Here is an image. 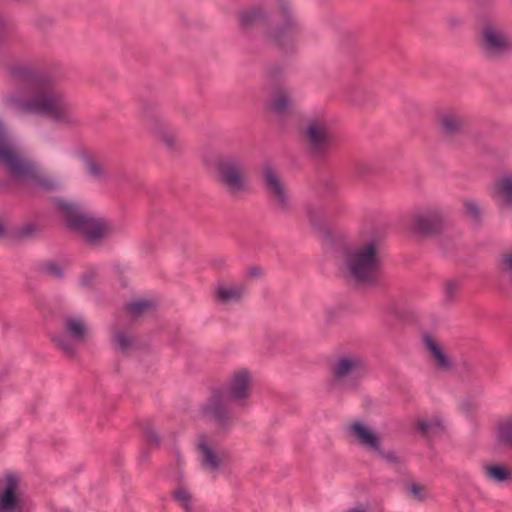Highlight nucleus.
Segmentation results:
<instances>
[{
    "mask_svg": "<svg viewBox=\"0 0 512 512\" xmlns=\"http://www.w3.org/2000/svg\"><path fill=\"white\" fill-rule=\"evenodd\" d=\"M246 288L240 282L219 280L213 287V301L220 306L228 307L240 303Z\"/></svg>",
    "mask_w": 512,
    "mask_h": 512,
    "instance_id": "14",
    "label": "nucleus"
},
{
    "mask_svg": "<svg viewBox=\"0 0 512 512\" xmlns=\"http://www.w3.org/2000/svg\"><path fill=\"white\" fill-rule=\"evenodd\" d=\"M171 499L184 512H202L194 493L185 484H178L171 491Z\"/></svg>",
    "mask_w": 512,
    "mask_h": 512,
    "instance_id": "21",
    "label": "nucleus"
},
{
    "mask_svg": "<svg viewBox=\"0 0 512 512\" xmlns=\"http://www.w3.org/2000/svg\"><path fill=\"white\" fill-rule=\"evenodd\" d=\"M302 140L308 152L316 158L325 157L334 143V137L324 117H315L307 121L302 132Z\"/></svg>",
    "mask_w": 512,
    "mask_h": 512,
    "instance_id": "9",
    "label": "nucleus"
},
{
    "mask_svg": "<svg viewBox=\"0 0 512 512\" xmlns=\"http://www.w3.org/2000/svg\"><path fill=\"white\" fill-rule=\"evenodd\" d=\"M142 429H143L146 439L149 442H152L156 445H158L160 443V438L157 435L154 427L152 426V424L150 422H148V421L144 422Z\"/></svg>",
    "mask_w": 512,
    "mask_h": 512,
    "instance_id": "35",
    "label": "nucleus"
},
{
    "mask_svg": "<svg viewBox=\"0 0 512 512\" xmlns=\"http://www.w3.org/2000/svg\"><path fill=\"white\" fill-rule=\"evenodd\" d=\"M417 429L424 435L434 436L443 431V421L439 416L421 419L417 422Z\"/></svg>",
    "mask_w": 512,
    "mask_h": 512,
    "instance_id": "26",
    "label": "nucleus"
},
{
    "mask_svg": "<svg viewBox=\"0 0 512 512\" xmlns=\"http://www.w3.org/2000/svg\"><path fill=\"white\" fill-rule=\"evenodd\" d=\"M364 359L358 354H341L330 363V389L332 391L352 390L366 374Z\"/></svg>",
    "mask_w": 512,
    "mask_h": 512,
    "instance_id": "8",
    "label": "nucleus"
},
{
    "mask_svg": "<svg viewBox=\"0 0 512 512\" xmlns=\"http://www.w3.org/2000/svg\"><path fill=\"white\" fill-rule=\"evenodd\" d=\"M423 344L428 351L435 366L442 371H449L452 368V361L449 356L444 352L440 343L428 333L422 336Z\"/></svg>",
    "mask_w": 512,
    "mask_h": 512,
    "instance_id": "20",
    "label": "nucleus"
},
{
    "mask_svg": "<svg viewBox=\"0 0 512 512\" xmlns=\"http://www.w3.org/2000/svg\"><path fill=\"white\" fill-rule=\"evenodd\" d=\"M252 395V373L246 368L232 371L226 383L211 392L201 407V413L221 428L229 427L234 420L231 406L245 409Z\"/></svg>",
    "mask_w": 512,
    "mask_h": 512,
    "instance_id": "4",
    "label": "nucleus"
},
{
    "mask_svg": "<svg viewBox=\"0 0 512 512\" xmlns=\"http://www.w3.org/2000/svg\"><path fill=\"white\" fill-rule=\"evenodd\" d=\"M276 8L273 14L262 7L240 11L239 25L243 30L260 29L268 41L288 50L301 38L303 25L290 0H276Z\"/></svg>",
    "mask_w": 512,
    "mask_h": 512,
    "instance_id": "3",
    "label": "nucleus"
},
{
    "mask_svg": "<svg viewBox=\"0 0 512 512\" xmlns=\"http://www.w3.org/2000/svg\"><path fill=\"white\" fill-rule=\"evenodd\" d=\"M307 215H308L309 219L313 222L314 221V219H313V211H312L311 208H308Z\"/></svg>",
    "mask_w": 512,
    "mask_h": 512,
    "instance_id": "43",
    "label": "nucleus"
},
{
    "mask_svg": "<svg viewBox=\"0 0 512 512\" xmlns=\"http://www.w3.org/2000/svg\"><path fill=\"white\" fill-rule=\"evenodd\" d=\"M9 74L15 90L4 96L6 106L22 115L47 116L65 127L81 123L75 104L50 78L23 64L12 65Z\"/></svg>",
    "mask_w": 512,
    "mask_h": 512,
    "instance_id": "1",
    "label": "nucleus"
},
{
    "mask_svg": "<svg viewBox=\"0 0 512 512\" xmlns=\"http://www.w3.org/2000/svg\"><path fill=\"white\" fill-rule=\"evenodd\" d=\"M465 215L474 223H480L482 220V208L477 201L465 199L463 202Z\"/></svg>",
    "mask_w": 512,
    "mask_h": 512,
    "instance_id": "29",
    "label": "nucleus"
},
{
    "mask_svg": "<svg viewBox=\"0 0 512 512\" xmlns=\"http://www.w3.org/2000/svg\"><path fill=\"white\" fill-rule=\"evenodd\" d=\"M55 205L64 215L67 225L82 233L89 244H96L105 237L109 231V225L102 219L95 218L91 213L83 210L75 203L56 199Z\"/></svg>",
    "mask_w": 512,
    "mask_h": 512,
    "instance_id": "7",
    "label": "nucleus"
},
{
    "mask_svg": "<svg viewBox=\"0 0 512 512\" xmlns=\"http://www.w3.org/2000/svg\"><path fill=\"white\" fill-rule=\"evenodd\" d=\"M372 454L391 465H396L401 462L400 457L394 451H384L381 444L379 445V451H374Z\"/></svg>",
    "mask_w": 512,
    "mask_h": 512,
    "instance_id": "32",
    "label": "nucleus"
},
{
    "mask_svg": "<svg viewBox=\"0 0 512 512\" xmlns=\"http://www.w3.org/2000/svg\"><path fill=\"white\" fill-rule=\"evenodd\" d=\"M143 116L151 132L169 151L176 152L180 149L181 142L175 130L149 110H144Z\"/></svg>",
    "mask_w": 512,
    "mask_h": 512,
    "instance_id": "13",
    "label": "nucleus"
},
{
    "mask_svg": "<svg viewBox=\"0 0 512 512\" xmlns=\"http://www.w3.org/2000/svg\"><path fill=\"white\" fill-rule=\"evenodd\" d=\"M41 270L50 277L60 279L63 277L62 268L54 261H47L41 265Z\"/></svg>",
    "mask_w": 512,
    "mask_h": 512,
    "instance_id": "30",
    "label": "nucleus"
},
{
    "mask_svg": "<svg viewBox=\"0 0 512 512\" xmlns=\"http://www.w3.org/2000/svg\"><path fill=\"white\" fill-rule=\"evenodd\" d=\"M86 168L88 173L94 178H99L102 175L101 165L91 159L86 160Z\"/></svg>",
    "mask_w": 512,
    "mask_h": 512,
    "instance_id": "37",
    "label": "nucleus"
},
{
    "mask_svg": "<svg viewBox=\"0 0 512 512\" xmlns=\"http://www.w3.org/2000/svg\"><path fill=\"white\" fill-rule=\"evenodd\" d=\"M21 478L14 472H5L0 477V512H23Z\"/></svg>",
    "mask_w": 512,
    "mask_h": 512,
    "instance_id": "12",
    "label": "nucleus"
},
{
    "mask_svg": "<svg viewBox=\"0 0 512 512\" xmlns=\"http://www.w3.org/2000/svg\"><path fill=\"white\" fill-rule=\"evenodd\" d=\"M325 313H326V317H327V319H328V320H331V319H332V314H333V309H330V308H329V309H327V310H326V312H325Z\"/></svg>",
    "mask_w": 512,
    "mask_h": 512,
    "instance_id": "42",
    "label": "nucleus"
},
{
    "mask_svg": "<svg viewBox=\"0 0 512 512\" xmlns=\"http://www.w3.org/2000/svg\"><path fill=\"white\" fill-rule=\"evenodd\" d=\"M198 448L202 456L203 466L210 471H217L220 468L225 454L223 452H215L213 448L205 441H201L198 445Z\"/></svg>",
    "mask_w": 512,
    "mask_h": 512,
    "instance_id": "23",
    "label": "nucleus"
},
{
    "mask_svg": "<svg viewBox=\"0 0 512 512\" xmlns=\"http://www.w3.org/2000/svg\"><path fill=\"white\" fill-rule=\"evenodd\" d=\"M496 442L499 446L512 449V415L499 420L496 431Z\"/></svg>",
    "mask_w": 512,
    "mask_h": 512,
    "instance_id": "24",
    "label": "nucleus"
},
{
    "mask_svg": "<svg viewBox=\"0 0 512 512\" xmlns=\"http://www.w3.org/2000/svg\"><path fill=\"white\" fill-rule=\"evenodd\" d=\"M0 165L5 167L13 178L27 181L34 188L50 191L59 187V183L55 179L44 174L35 163L23 154L1 119Z\"/></svg>",
    "mask_w": 512,
    "mask_h": 512,
    "instance_id": "5",
    "label": "nucleus"
},
{
    "mask_svg": "<svg viewBox=\"0 0 512 512\" xmlns=\"http://www.w3.org/2000/svg\"><path fill=\"white\" fill-rule=\"evenodd\" d=\"M408 494L415 500L424 501L428 496V491L425 486L418 483H412L408 487Z\"/></svg>",
    "mask_w": 512,
    "mask_h": 512,
    "instance_id": "31",
    "label": "nucleus"
},
{
    "mask_svg": "<svg viewBox=\"0 0 512 512\" xmlns=\"http://www.w3.org/2000/svg\"><path fill=\"white\" fill-rule=\"evenodd\" d=\"M345 512H369L366 507L360 505L357 507H353L350 509H347Z\"/></svg>",
    "mask_w": 512,
    "mask_h": 512,
    "instance_id": "41",
    "label": "nucleus"
},
{
    "mask_svg": "<svg viewBox=\"0 0 512 512\" xmlns=\"http://www.w3.org/2000/svg\"><path fill=\"white\" fill-rule=\"evenodd\" d=\"M439 123L446 133L453 134L464 125L465 117L458 110L447 109L439 115Z\"/></svg>",
    "mask_w": 512,
    "mask_h": 512,
    "instance_id": "22",
    "label": "nucleus"
},
{
    "mask_svg": "<svg viewBox=\"0 0 512 512\" xmlns=\"http://www.w3.org/2000/svg\"><path fill=\"white\" fill-rule=\"evenodd\" d=\"M351 101L355 103H361V94L364 93V88L362 87H350Z\"/></svg>",
    "mask_w": 512,
    "mask_h": 512,
    "instance_id": "38",
    "label": "nucleus"
},
{
    "mask_svg": "<svg viewBox=\"0 0 512 512\" xmlns=\"http://www.w3.org/2000/svg\"><path fill=\"white\" fill-rule=\"evenodd\" d=\"M460 284L456 280H447L445 282V299L448 302H451L455 299L458 291H459Z\"/></svg>",
    "mask_w": 512,
    "mask_h": 512,
    "instance_id": "34",
    "label": "nucleus"
},
{
    "mask_svg": "<svg viewBox=\"0 0 512 512\" xmlns=\"http://www.w3.org/2000/svg\"><path fill=\"white\" fill-rule=\"evenodd\" d=\"M62 328L71 340L79 343L86 341L90 334V328L82 316L67 315L63 317Z\"/></svg>",
    "mask_w": 512,
    "mask_h": 512,
    "instance_id": "19",
    "label": "nucleus"
},
{
    "mask_svg": "<svg viewBox=\"0 0 512 512\" xmlns=\"http://www.w3.org/2000/svg\"><path fill=\"white\" fill-rule=\"evenodd\" d=\"M55 344L62 349L68 355H74L76 352V348L71 342L70 339H67L63 336H58L53 339Z\"/></svg>",
    "mask_w": 512,
    "mask_h": 512,
    "instance_id": "33",
    "label": "nucleus"
},
{
    "mask_svg": "<svg viewBox=\"0 0 512 512\" xmlns=\"http://www.w3.org/2000/svg\"><path fill=\"white\" fill-rule=\"evenodd\" d=\"M503 270L512 272V253L504 254L501 257Z\"/></svg>",
    "mask_w": 512,
    "mask_h": 512,
    "instance_id": "39",
    "label": "nucleus"
},
{
    "mask_svg": "<svg viewBox=\"0 0 512 512\" xmlns=\"http://www.w3.org/2000/svg\"><path fill=\"white\" fill-rule=\"evenodd\" d=\"M347 432L354 441L368 452L379 451L382 444L380 435L367 424L355 421L348 425Z\"/></svg>",
    "mask_w": 512,
    "mask_h": 512,
    "instance_id": "15",
    "label": "nucleus"
},
{
    "mask_svg": "<svg viewBox=\"0 0 512 512\" xmlns=\"http://www.w3.org/2000/svg\"><path fill=\"white\" fill-rule=\"evenodd\" d=\"M415 229L423 235H432L441 231L443 227V217L437 210H428L415 215Z\"/></svg>",
    "mask_w": 512,
    "mask_h": 512,
    "instance_id": "18",
    "label": "nucleus"
},
{
    "mask_svg": "<svg viewBox=\"0 0 512 512\" xmlns=\"http://www.w3.org/2000/svg\"><path fill=\"white\" fill-rule=\"evenodd\" d=\"M113 342L122 353H129L136 347L135 340L125 331L115 329L112 335Z\"/></svg>",
    "mask_w": 512,
    "mask_h": 512,
    "instance_id": "28",
    "label": "nucleus"
},
{
    "mask_svg": "<svg viewBox=\"0 0 512 512\" xmlns=\"http://www.w3.org/2000/svg\"><path fill=\"white\" fill-rule=\"evenodd\" d=\"M92 281V275L91 274H85L80 279V284L83 287H87L91 284Z\"/></svg>",
    "mask_w": 512,
    "mask_h": 512,
    "instance_id": "40",
    "label": "nucleus"
},
{
    "mask_svg": "<svg viewBox=\"0 0 512 512\" xmlns=\"http://www.w3.org/2000/svg\"><path fill=\"white\" fill-rule=\"evenodd\" d=\"M297 101L294 90L280 88L276 90L270 101L269 108L278 116H288L296 112Z\"/></svg>",
    "mask_w": 512,
    "mask_h": 512,
    "instance_id": "17",
    "label": "nucleus"
},
{
    "mask_svg": "<svg viewBox=\"0 0 512 512\" xmlns=\"http://www.w3.org/2000/svg\"><path fill=\"white\" fill-rule=\"evenodd\" d=\"M218 181L232 198H239L250 191L247 167L242 157L235 154L219 155L214 160Z\"/></svg>",
    "mask_w": 512,
    "mask_h": 512,
    "instance_id": "6",
    "label": "nucleus"
},
{
    "mask_svg": "<svg viewBox=\"0 0 512 512\" xmlns=\"http://www.w3.org/2000/svg\"><path fill=\"white\" fill-rule=\"evenodd\" d=\"M491 198L501 211L512 209V171L503 172L495 179Z\"/></svg>",
    "mask_w": 512,
    "mask_h": 512,
    "instance_id": "16",
    "label": "nucleus"
},
{
    "mask_svg": "<svg viewBox=\"0 0 512 512\" xmlns=\"http://www.w3.org/2000/svg\"><path fill=\"white\" fill-rule=\"evenodd\" d=\"M261 179L274 207L282 213L291 211L289 192L277 169L269 163L264 164L261 169Z\"/></svg>",
    "mask_w": 512,
    "mask_h": 512,
    "instance_id": "10",
    "label": "nucleus"
},
{
    "mask_svg": "<svg viewBox=\"0 0 512 512\" xmlns=\"http://www.w3.org/2000/svg\"><path fill=\"white\" fill-rule=\"evenodd\" d=\"M154 303L146 299H138L127 303L126 311L133 318H139L153 310Z\"/></svg>",
    "mask_w": 512,
    "mask_h": 512,
    "instance_id": "27",
    "label": "nucleus"
},
{
    "mask_svg": "<svg viewBox=\"0 0 512 512\" xmlns=\"http://www.w3.org/2000/svg\"><path fill=\"white\" fill-rule=\"evenodd\" d=\"M483 470L487 479L495 483H504L512 478V472L505 465L487 464Z\"/></svg>",
    "mask_w": 512,
    "mask_h": 512,
    "instance_id": "25",
    "label": "nucleus"
},
{
    "mask_svg": "<svg viewBox=\"0 0 512 512\" xmlns=\"http://www.w3.org/2000/svg\"><path fill=\"white\" fill-rule=\"evenodd\" d=\"M481 42L485 54L491 58L503 56L512 50V34L496 24L483 27Z\"/></svg>",
    "mask_w": 512,
    "mask_h": 512,
    "instance_id": "11",
    "label": "nucleus"
},
{
    "mask_svg": "<svg viewBox=\"0 0 512 512\" xmlns=\"http://www.w3.org/2000/svg\"><path fill=\"white\" fill-rule=\"evenodd\" d=\"M38 231V226L35 223H27L20 227L17 231L19 238L32 237Z\"/></svg>",
    "mask_w": 512,
    "mask_h": 512,
    "instance_id": "36",
    "label": "nucleus"
},
{
    "mask_svg": "<svg viewBox=\"0 0 512 512\" xmlns=\"http://www.w3.org/2000/svg\"><path fill=\"white\" fill-rule=\"evenodd\" d=\"M383 266V242L374 232H361L359 238L345 245L338 254L341 276L357 286L377 283Z\"/></svg>",
    "mask_w": 512,
    "mask_h": 512,
    "instance_id": "2",
    "label": "nucleus"
}]
</instances>
